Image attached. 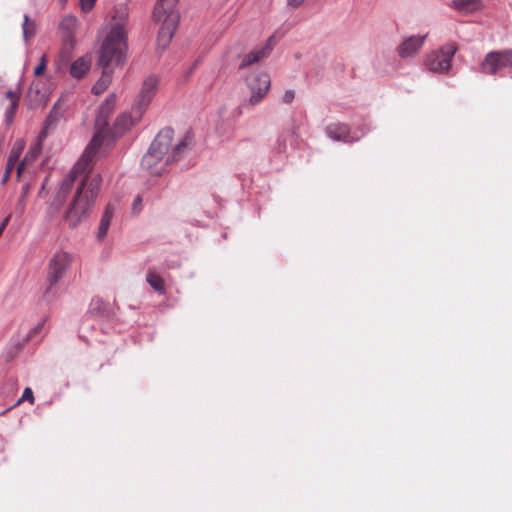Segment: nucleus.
<instances>
[{"instance_id":"obj_8","label":"nucleus","mask_w":512,"mask_h":512,"mask_svg":"<svg viewBox=\"0 0 512 512\" xmlns=\"http://www.w3.org/2000/svg\"><path fill=\"white\" fill-rule=\"evenodd\" d=\"M256 53L250 52L245 55L239 65V75L241 81L247 87L250 93V102L253 103L256 97Z\"/></svg>"},{"instance_id":"obj_16","label":"nucleus","mask_w":512,"mask_h":512,"mask_svg":"<svg viewBox=\"0 0 512 512\" xmlns=\"http://www.w3.org/2000/svg\"><path fill=\"white\" fill-rule=\"evenodd\" d=\"M326 133L331 139L349 141V129L344 124H331L327 127Z\"/></svg>"},{"instance_id":"obj_13","label":"nucleus","mask_w":512,"mask_h":512,"mask_svg":"<svg viewBox=\"0 0 512 512\" xmlns=\"http://www.w3.org/2000/svg\"><path fill=\"white\" fill-rule=\"evenodd\" d=\"M115 211L116 205L114 203H109L106 206L97 231V239L99 241H102L107 235Z\"/></svg>"},{"instance_id":"obj_15","label":"nucleus","mask_w":512,"mask_h":512,"mask_svg":"<svg viewBox=\"0 0 512 512\" xmlns=\"http://www.w3.org/2000/svg\"><path fill=\"white\" fill-rule=\"evenodd\" d=\"M453 8L463 14L480 11L483 8L481 0H453Z\"/></svg>"},{"instance_id":"obj_1","label":"nucleus","mask_w":512,"mask_h":512,"mask_svg":"<svg viewBox=\"0 0 512 512\" xmlns=\"http://www.w3.org/2000/svg\"><path fill=\"white\" fill-rule=\"evenodd\" d=\"M103 140L104 135L101 131L95 133L82 157L74 165L70 174L62 180L57 192L54 205H56L58 209L70 193L76 178L83 175L73 200L64 214V220L70 228H75L85 221L89 217L95 203L102 178L99 173H91L90 167L98 150L103 144Z\"/></svg>"},{"instance_id":"obj_4","label":"nucleus","mask_w":512,"mask_h":512,"mask_svg":"<svg viewBox=\"0 0 512 512\" xmlns=\"http://www.w3.org/2000/svg\"><path fill=\"white\" fill-rule=\"evenodd\" d=\"M179 0H158L153 19L159 25L157 44L164 49L172 39L179 22L177 4Z\"/></svg>"},{"instance_id":"obj_29","label":"nucleus","mask_w":512,"mask_h":512,"mask_svg":"<svg viewBox=\"0 0 512 512\" xmlns=\"http://www.w3.org/2000/svg\"><path fill=\"white\" fill-rule=\"evenodd\" d=\"M294 97H295V93L294 91L292 90H287L283 97H282V101L286 104H290L292 103V101L294 100Z\"/></svg>"},{"instance_id":"obj_12","label":"nucleus","mask_w":512,"mask_h":512,"mask_svg":"<svg viewBox=\"0 0 512 512\" xmlns=\"http://www.w3.org/2000/svg\"><path fill=\"white\" fill-rule=\"evenodd\" d=\"M78 26V19L72 15L68 14L62 18L59 23V30L62 33L63 42L67 46L74 45V33Z\"/></svg>"},{"instance_id":"obj_18","label":"nucleus","mask_w":512,"mask_h":512,"mask_svg":"<svg viewBox=\"0 0 512 512\" xmlns=\"http://www.w3.org/2000/svg\"><path fill=\"white\" fill-rule=\"evenodd\" d=\"M279 37L276 34L271 35L267 40L264 46L258 49V61L260 59L266 58L272 52L274 46L277 44Z\"/></svg>"},{"instance_id":"obj_27","label":"nucleus","mask_w":512,"mask_h":512,"mask_svg":"<svg viewBox=\"0 0 512 512\" xmlns=\"http://www.w3.org/2000/svg\"><path fill=\"white\" fill-rule=\"evenodd\" d=\"M142 210V197L140 195L136 196L132 204V211L135 214H138Z\"/></svg>"},{"instance_id":"obj_23","label":"nucleus","mask_w":512,"mask_h":512,"mask_svg":"<svg viewBox=\"0 0 512 512\" xmlns=\"http://www.w3.org/2000/svg\"><path fill=\"white\" fill-rule=\"evenodd\" d=\"M23 148H24V143L21 140H17L15 142L13 148L10 151L7 162L10 164L16 165L19 160V157L22 153Z\"/></svg>"},{"instance_id":"obj_33","label":"nucleus","mask_w":512,"mask_h":512,"mask_svg":"<svg viewBox=\"0 0 512 512\" xmlns=\"http://www.w3.org/2000/svg\"><path fill=\"white\" fill-rule=\"evenodd\" d=\"M294 133H295L294 129L288 130V131H286L285 133L282 134L281 139L284 140L286 138V136L293 137Z\"/></svg>"},{"instance_id":"obj_31","label":"nucleus","mask_w":512,"mask_h":512,"mask_svg":"<svg viewBox=\"0 0 512 512\" xmlns=\"http://www.w3.org/2000/svg\"><path fill=\"white\" fill-rule=\"evenodd\" d=\"M305 0H287V5L292 8H298L300 7Z\"/></svg>"},{"instance_id":"obj_7","label":"nucleus","mask_w":512,"mask_h":512,"mask_svg":"<svg viewBox=\"0 0 512 512\" xmlns=\"http://www.w3.org/2000/svg\"><path fill=\"white\" fill-rule=\"evenodd\" d=\"M504 68L512 69V49L491 51L481 63V71L485 74H496Z\"/></svg>"},{"instance_id":"obj_2","label":"nucleus","mask_w":512,"mask_h":512,"mask_svg":"<svg viewBox=\"0 0 512 512\" xmlns=\"http://www.w3.org/2000/svg\"><path fill=\"white\" fill-rule=\"evenodd\" d=\"M120 14V21L116 22L107 37L105 38L98 60L102 68V75L94 84L92 92L96 95L103 93L111 84L113 67L122 63L126 52V29L124 20L127 17L125 6L117 8Z\"/></svg>"},{"instance_id":"obj_26","label":"nucleus","mask_w":512,"mask_h":512,"mask_svg":"<svg viewBox=\"0 0 512 512\" xmlns=\"http://www.w3.org/2000/svg\"><path fill=\"white\" fill-rule=\"evenodd\" d=\"M6 96L11 100L10 105L12 107V110H16V107L18 105V95L15 92L9 90L6 92Z\"/></svg>"},{"instance_id":"obj_24","label":"nucleus","mask_w":512,"mask_h":512,"mask_svg":"<svg viewBox=\"0 0 512 512\" xmlns=\"http://www.w3.org/2000/svg\"><path fill=\"white\" fill-rule=\"evenodd\" d=\"M97 0H79L80 8L83 12H89L93 9Z\"/></svg>"},{"instance_id":"obj_9","label":"nucleus","mask_w":512,"mask_h":512,"mask_svg":"<svg viewBox=\"0 0 512 512\" xmlns=\"http://www.w3.org/2000/svg\"><path fill=\"white\" fill-rule=\"evenodd\" d=\"M158 83V78L153 75H150L144 79L139 95L134 102V105L138 109L137 116L143 115L144 112L146 111L154 95L156 94Z\"/></svg>"},{"instance_id":"obj_30","label":"nucleus","mask_w":512,"mask_h":512,"mask_svg":"<svg viewBox=\"0 0 512 512\" xmlns=\"http://www.w3.org/2000/svg\"><path fill=\"white\" fill-rule=\"evenodd\" d=\"M14 167H15L14 164H10V163L7 162L6 169H5V174H4L3 179H2V183H5L8 180V178L10 177V174H11V172H12Z\"/></svg>"},{"instance_id":"obj_6","label":"nucleus","mask_w":512,"mask_h":512,"mask_svg":"<svg viewBox=\"0 0 512 512\" xmlns=\"http://www.w3.org/2000/svg\"><path fill=\"white\" fill-rule=\"evenodd\" d=\"M458 46L454 42H448L438 49L428 52L424 57V66L432 73H448Z\"/></svg>"},{"instance_id":"obj_11","label":"nucleus","mask_w":512,"mask_h":512,"mask_svg":"<svg viewBox=\"0 0 512 512\" xmlns=\"http://www.w3.org/2000/svg\"><path fill=\"white\" fill-rule=\"evenodd\" d=\"M137 107L133 105L130 112L120 114L113 125L112 133L114 136H119L131 129L142 117L137 116Z\"/></svg>"},{"instance_id":"obj_21","label":"nucleus","mask_w":512,"mask_h":512,"mask_svg":"<svg viewBox=\"0 0 512 512\" xmlns=\"http://www.w3.org/2000/svg\"><path fill=\"white\" fill-rule=\"evenodd\" d=\"M23 29V37L25 41L31 39L36 32V24L34 21L30 20L27 15L24 16V22L22 25Z\"/></svg>"},{"instance_id":"obj_5","label":"nucleus","mask_w":512,"mask_h":512,"mask_svg":"<svg viewBox=\"0 0 512 512\" xmlns=\"http://www.w3.org/2000/svg\"><path fill=\"white\" fill-rule=\"evenodd\" d=\"M73 261V255L69 252L56 251L48 262L47 267V287L43 292V299L52 302L57 298V284L63 278Z\"/></svg>"},{"instance_id":"obj_28","label":"nucleus","mask_w":512,"mask_h":512,"mask_svg":"<svg viewBox=\"0 0 512 512\" xmlns=\"http://www.w3.org/2000/svg\"><path fill=\"white\" fill-rule=\"evenodd\" d=\"M23 400H28L31 403L34 402L33 391L30 388H25L22 398L18 401V403H20Z\"/></svg>"},{"instance_id":"obj_34","label":"nucleus","mask_w":512,"mask_h":512,"mask_svg":"<svg viewBox=\"0 0 512 512\" xmlns=\"http://www.w3.org/2000/svg\"><path fill=\"white\" fill-rule=\"evenodd\" d=\"M60 4L62 7L65 6V4L67 3V0H59Z\"/></svg>"},{"instance_id":"obj_19","label":"nucleus","mask_w":512,"mask_h":512,"mask_svg":"<svg viewBox=\"0 0 512 512\" xmlns=\"http://www.w3.org/2000/svg\"><path fill=\"white\" fill-rule=\"evenodd\" d=\"M116 96L114 94L110 95L106 101L100 107V114L98 118V122L102 119L105 122V118L110 114L115 106Z\"/></svg>"},{"instance_id":"obj_25","label":"nucleus","mask_w":512,"mask_h":512,"mask_svg":"<svg viewBox=\"0 0 512 512\" xmlns=\"http://www.w3.org/2000/svg\"><path fill=\"white\" fill-rule=\"evenodd\" d=\"M46 63H47V60H46V56L43 55L41 57V61H40V64L35 68L34 70V74L36 76H40L42 75V73L44 72L45 68H46Z\"/></svg>"},{"instance_id":"obj_14","label":"nucleus","mask_w":512,"mask_h":512,"mask_svg":"<svg viewBox=\"0 0 512 512\" xmlns=\"http://www.w3.org/2000/svg\"><path fill=\"white\" fill-rule=\"evenodd\" d=\"M91 68V57L86 55L76 59L70 67V74L74 78H82Z\"/></svg>"},{"instance_id":"obj_17","label":"nucleus","mask_w":512,"mask_h":512,"mask_svg":"<svg viewBox=\"0 0 512 512\" xmlns=\"http://www.w3.org/2000/svg\"><path fill=\"white\" fill-rule=\"evenodd\" d=\"M147 283L158 293H165L164 280L153 271H149L146 276Z\"/></svg>"},{"instance_id":"obj_22","label":"nucleus","mask_w":512,"mask_h":512,"mask_svg":"<svg viewBox=\"0 0 512 512\" xmlns=\"http://www.w3.org/2000/svg\"><path fill=\"white\" fill-rule=\"evenodd\" d=\"M258 101L263 98L270 88V77L266 74L258 77Z\"/></svg>"},{"instance_id":"obj_20","label":"nucleus","mask_w":512,"mask_h":512,"mask_svg":"<svg viewBox=\"0 0 512 512\" xmlns=\"http://www.w3.org/2000/svg\"><path fill=\"white\" fill-rule=\"evenodd\" d=\"M40 152V148H38L37 146L31 148L27 154L25 155L23 161L18 165L17 167V176L20 177L22 171L24 170L25 166L29 163H31L32 161H34V159L38 156Z\"/></svg>"},{"instance_id":"obj_32","label":"nucleus","mask_w":512,"mask_h":512,"mask_svg":"<svg viewBox=\"0 0 512 512\" xmlns=\"http://www.w3.org/2000/svg\"><path fill=\"white\" fill-rule=\"evenodd\" d=\"M14 113L15 110H12V107L10 106L9 110L6 112V119L8 122L12 120Z\"/></svg>"},{"instance_id":"obj_10","label":"nucleus","mask_w":512,"mask_h":512,"mask_svg":"<svg viewBox=\"0 0 512 512\" xmlns=\"http://www.w3.org/2000/svg\"><path fill=\"white\" fill-rule=\"evenodd\" d=\"M427 38L426 35H412L405 38L397 47V53L401 58L413 57L421 50Z\"/></svg>"},{"instance_id":"obj_3","label":"nucleus","mask_w":512,"mask_h":512,"mask_svg":"<svg viewBox=\"0 0 512 512\" xmlns=\"http://www.w3.org/2000/svg\"><path fill=\"white\" fill-rule=\"evenodd\" d=\"M173 134V130L170 128L163 129L157 134L148 151L142 157L141 167L143 170L150 174L159 175L165 170L168 164L177 161L186 153L191 143V137L189 135L184 136L174 146L172 152L168 154Z\"/></svg>"}]
</instances>
